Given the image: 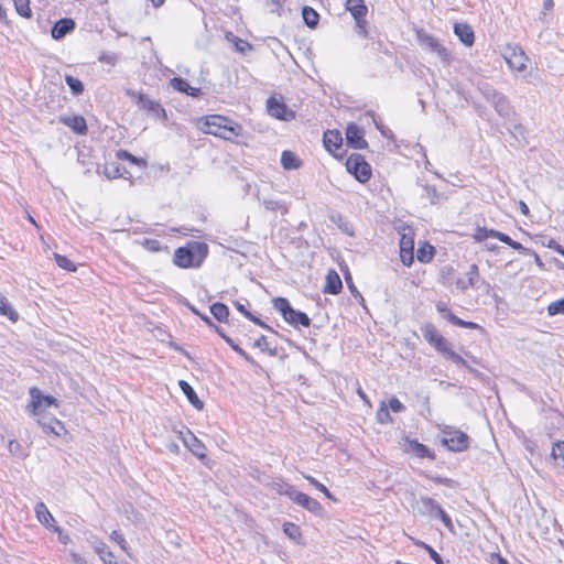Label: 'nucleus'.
<instances>
[{
	"label": "nucleus",
	"mask_w": 564,
	"mask_h": 564,
	"mask_svg": "<svg viewBox=\"0 0 564 564\" xmlns=\"http://www.w3.org/2000/svg\"><path fill=\"white\" fill-rule=\"evenodd\" d=\"M199 129L204 133L213 134L227 141H232L235 138L240 135L242 130L239 123L219 115L205 117Z\"/></svg>",
	"instance_id": "1"
},
{
	"label": "nucleus",
	"mask_w": 564,
	"mask_h": 564,
	"mask_svg": "<svg viewBox=\"0 0 564 564\" xmlns=\"http://www.w3.org/2000/svg\"><path fill=\"white\" fill-rule=\"evenodd\" d=\"M208 247L204 242L193 241L186 247H180L174 253V263L180 268H197L207 257Z\"/></svg>",
	"instance_id": "2"
},
{
	"label": "nucleus",
	"mask_w": 564,
	"mask_h": 564,
	"mask_svg": "<svg viewBox=\"0 0 564 564\" xmlns=\"http://www.w3.org/2000/svg\"><path fill=\"white\" fill-rule=\"evenodd\" d=\"M276 491L280 495L289 497L296 505L303 507L304 509L314 514H322L323 512V507L316 499L310 497L304 492L299 491L294 486L290 484H278Z\"/></svg>",
	"instance_id": "3"
},
{
	"label": "nucleus",
	"mask_w": 564,
	"mask_h": 564,
	"mask_svg": "<svg viewBox=\"0 0 564 564\" xmlns=\"http://www.w3.org/2000/svg\"><path fill=\"white\" fill-rule=\"evenodd\" d=\"M416 40L420 46L427 53L435 54L443 64L452 62L451 52L434 35L424 29L416 30Z\"/></svg>",
	"instance_id": "4"
},
{
	"label": "nucleus",
	"mask_w": 564,
	"mask_h": 564,
	"mask_svg": "<svg viewBox=\"0 0 564 564\" xmlns=\"http://www.w3.org/2000/svg\"><path fill=\"white\" fill-rule=\"evenodd\" d=\"M273 307L281 313L286 323L294 327L311 325L310 317L305 313L294 310L285 297L273 299Z\"/></svg>",
	"instance_id": "5"
},
{
	"label": "nucleus",
	"mask_w": 564,
	"mask_h": 564,
	"mask_svg": "<svg viewBox=\"0 0 564 564\" xmlns=\"http://www.w3.org/2000/svg\"><path fill=\"white\" fill-rule=\"evenodd\" d=\"M127 95L135 101L140 110L147 112L151 118L162 121L166 120V111L158 100L134 90H127Z\"/></svg>",
	"instance_id": "6"
},
{
	"label": "nucleus",
	"mask_w": 564,
	"mask_h": 564,
	"mask_svg": "<svg viewBox=\"0 0 564 564\" xmlns=\"http://www.w3.org/2000/svg\"><path fill=\"white\" fill-rule=\"evenodd\" d=\"M441 434L442 444L449 451L462 452L468 447L469 437L460 430L454 429L452 426H444L441 430Z\"/></svg>",
	"instance_id": "7"
},
{
	"label": "nucleus",
	"mask_w": 564,
	"mask_h": 564,
	"mask_svg": "<svg viewBox=\"0 0 564 564\" xmlns=\"http://www.w3.org/2000/svg\"><path fill=\"white\" fill-rule=\"evenodd\" d=\"M509 68L517 73H524L528 69L530 58L519 45H508L503 54Z\"/></svg>",
	"instance_id": "8"
},
{
	"label": "nucleus",
	"mask_w": 564,
	"mask_h": 564,
	"mask_svg": "<svg viewBox=\"0 0 564 564\" xmlns=\"http://www.w3.org/2000/svg\"><path fill=\"white\" fill-rule=\"evenodd\" d=\"M346 167L360 183L367 182L371 176V167L361 154L349 155Z\"/></svg>",
	"instance_id": "9"
},
{
	"label": "nucleus",
	"mask_w": 564,
	"mask_h": 564,
	"mask_svg": "<svg viewBox=\"0 0 564 564\" xmlns=\"http://www.w3.org/2000/svg\"><path fill=\"white\" fill-rule=\"evenodd\" d=\"M30 395H31L30 406L32 408V413L34 415L40 414L47 408L54 405L56 402V400L53 397L42 394L41 390H39L37 388H31Z\"/></svg>",
	"instance_id": "10"
},
{
	"label": "nucleus",
	"mask_w": 564,
	"mask_h": 564,
	"mask_svg": "<svg viewBox=\"0 0 564 564\" xmlns=\"http://www.w3.org/2000/svg\"><path fill=\"white\" fill-rule=\"evenodd\" d=\"M267 109L270 116L280 120H291L295 117L294 112L290 110L284 102L276 99L275 97H270L267 100Z\"/></svg>",
	"instance_id": "11"
},
{
	"label": "nucleus",
	"mask_w": 564,
	"mask_h": 564,
	"mask_svg": "<svg viewBox=\"0 0 564 564\" xmlns=\"http://www.w3.org/2000/svg\"><path fill=\"white\" fill-rule=\"evenodd\" d=\"M486 96L488 100L491 101L499 116L509 118L513 113L512 108L503 94L496 90H489Z\"/></svg>",
	"instance_id": "12"
},
{
	"label": "nucleus",
	"mask_w": 564,
	"mask_h": 564,
	"mask_svg": "<svg viewBox=\"0 0 564 564\" xmlns=\"http://www.w3.org/2000/svg\"><path fill=\"white\" fill-rule=\"evenodd\" d=\"M346 141L354 149H365L368 147V143L365 140L364 130L355 123L347 126Z\"/></svg>",
	"instance_id": "13"
},
{
	"label": "nucleus",
	"mask_w": 564,
	"mask_h": 564,
	"mask_svg": "<svg viewBox=\"0 0 564 564\" xmlns=\"http://www.w3.org/2000/svg\"><path fill=\"white\" fill-rule=\"evenodd\" d=\"M479 270L476 264H471L468 272L465 276L458 278L455 282V285L457 289H459L462 292H465L469 288L478 289V282H479Z\"/></svg>",
	"instance_id": "14"
},
{
	"label": "nucleus",
	"mask_w": 564,
	"mask_h": 564,
	"mask_svg": "<svg viewBox=\"0 0 564 564\" xmlns=\"http://www.w3.org/2000/svg\"><path fill=\"white\" fill-rule=\"evenodd\" d=\"M346 9L354 17L357 28H364V24L366 23L364 18L366 17L367 11H368V9L365 4V1L364 0H347Z\"/></svg>",
	"instance_id": "15"
},
{
	"label": "nucleus",
	"mask_w": 564,
	"mask_h": 564,
	"mask_svg": "<svg viewBox=\"0 0 564 564\" xmlns=\"http://www.w3.org/2000/svg\"><path fill=\"white\" fill-rule=\"evenodd\" d=\"M91 547L98 554L104 564H120L116 561L113 553L102 540L94 538L91 541Z\"/></svg>",
	"instance_id": "16"
},
{
	"label": "nucleus",
	"mask_w": 564,
	"mask_h": 564,
	"mask_svg": "<svg viewBox=\"0 0 564 564\" xmlns=\"http://www.w3.org/2000/svg\"><path fill=\"white\" fill-rule=\"evenodd\" d=\"M184 445L198 458L203 459L206 456L205 445L191 432L187 431L182 437Z\"/></svg>",
	"instance_id": "17"
},
{
	"label": "nucleus",
	"mask_w": 564,
	"mask_h": 564,
	"mask_svg": "<svg viewBox=\"0 0 564 564\" xmlns=\"http://www.w3.org/2000/svg\"><path fill=\"white\" fill-rule=\"evenodd\" d=\"M73 19L64 18L58 20L52 28L51 34L54 40H61L75 29Z\"/></svg>",
	"instance_id": "18"
},
{
	"label": "nucleus",
	"mask_w": 564,
	"mask_h": 564,
	"mask_svg": "<svg viewBox=\"0 0 564 564\" xmlns=\"http://www.w3.org/2000/svg\"><path fill=\"white\" fill-rule=\"evenodd\" d=\"M36 519L47 529H54L56 527L55 519L45 506L44 502H37L34 508Z\"/></svg>",
	"instance_id": "19"
},
{
	"label": "nucleus",
	"mask_w": 564,
	"mask_h": 564,
	"mask_svg": "<svg viewBox=\"0 0 564 564\" xmlns=\"http://www.w3.org/2000/svg\"><path fill=\"white\" fill-rule=\"evenodd\" d=\"M323 142L327 151L335 153L341 148L343 138L339 131L328 130L324 133Z\"/></svg>",
	"instance_id": "20"
},
{
	"label": "nucleus",
	"mask_w": 564,
	"mask_h": 564,
	"mask_svg": "<svg viewBox=\"0 0 564 564\" xmlns=\"http://www.w3.org/2000/svg\"><path fill=\"white\" fill-rule=\"evenodd\" d=\"M454 33L458 36L460 42L466 46H471L475 41L473 29L466 23H455Z\"/></svg>",
	"instance_id": "21"
},
{
	"label": "nucleus",
	"mask_w": 564,
	"mask_h": 564,
	"mask_svg": "<svg viewBox=\"0 0 564 564\" xmlns=\"http://www.w3.org/2000/svg\"><path fill=\"white\" fill-rule=\"evenodd\" d=\"M404 451L409 454H413L419 458H434V455L431 453V451L424 444H421L417 441L408 440L404 445Z\"/></svg>",
	"instance_id": "22"
},
{
	"label": "nucleus",
	"mask_w": 564,
	"mask_h": 564,
	"mask_svg": "<svg viewBox=\"0 0 564 564\" xmlns=\"http://www.w3.org/2000/svg\"><path fill=\"white\" fill-rule=\"evenodd\" d=\"M417 509L432 517V518H435L437 517V513H438V510H441V506L432 498H429V497H421L417 502Z\"/></svg>",
	"instance_id": "23"
},
{
	"label": "nucleus",
	"mask_w": 564,
	"mask_h": 564,
	"mask_svg": "<svg viewBox=\"0 0 564 564\" xmlns=\"http://www.w3.org/2000/svg\"><path fill=\"white\" fill-rule=\"evenodd\" d=\"M343 283L339 274L335 270H329L326 275V284L324 286V293L337 294L340 292Z\"/></svg>",
	"instance_id": "24"
},
{
	"label": "nucleus",
	"mask_w": 564,
	"mask_h": 564,
	"mask_svg": "<svg viewBox=\"0 0 564 564\" xmlns=\"http://www.w3.org/2000/svg\"><path fill=\"white\" fill-rule=\"evenodd\" d=\"M61 121L78 134H85L87 132V124L82 116L63 117Z\"/></svg>",
	"instance_id": "25"
},
{
	"label": "nucleus",
	"mask_w": 564,
	"mask_h": 564,
	"mask_svg": "<svg viewBox=\"0 0 564 564\" xmlns=\"http://www.w3.org/2000/svg\"><path fill=\"white\" fill-rule=\"evenodd\" d=\"M171 86L173 89L184 93L192 97H198L200 95V89L196 87H192L185 79L181 77H174L171 79Z\"/></svg>",
	"instance_id": "26"
},
{
	"label": "nucleus",
	"mask_w": 564,
	"mask_h": 564,
	"mask_svg": "<svg viewBox=\"0 0 564 564\" xmlns=\"http://www.w3.org/2000/svg\"><path fill=\"white\" fill-rule=\"evenodd\" d=\"M178 386H180L182 392L188 399L189 403L195 409L202 410L204 408V403L199 400V398L197 397L196 392L194 391V389L192 388V386L187 381L180 380L178 381Z\"/></svg>",
	"instance_id": "27"
},
{
	"label": "nucleus",
	"mask_w": 564,
	"mask_h": 564,
	"mask_svg": "<svg viewBox=\"0 0 564 564\" xmlns=\"http://www.w3.org/2000/svg\"><path fill=\"white\" fill-rule=\"evenodd\" d=\"M225 37L228 42L234 44L236 51L239 53L245 54L252 50V45L249 42L236 36L232 32H227Z\"/></svg>",
	"instance_id": "28"
},
{
	"label": "nucleus",
	"mask_w": 564,
	"mask_h": 564,
	"mask_svg": "<svg viewBox=\"0 0 564 564\" xmlns=\"http://www.w3.org/2000/svg\"><path fill=\"white\" fill-rule=\"evenodd\" d=\"M281 164L285 170H296L301 167V160L291 151H283L281 155Z\"/></svg>",
	"instance_id": "29"
},
{
	"label": "nucleus",
	"mask_w": 564,
	"mask_h": 564,
	"mask_svg": "<svg viewBox=\"0 0 564 564\" xmlns=\"http://www.w3.org/2000/svg\"><path fill=\"white\" fill-rule=\"evenodd\" d=\"M422 334L424 339L432 346H435L436 343L441 341V338H443L433 324L424 325L422 327Z\"/></svg>",
	"instance_id": "30"
},
{
	"label": "nucleus",
	"mask_w": 564,
	"mask_h": 564,
	"mask_svg": "<svg viewBox=\"0 0 564 564\" xmlns=\"http://www.w3.org/2000/svg\"><path fill=\"white\" fill-rule=\"evenodd\" d=\"M0 315L7 316L12 322L18 321L19 314L12 308L6 296L0 293Z\"/></svg>",
	"instance_id": "31"
},
{
	"label": "nucleus",
	"mask_w": 564,
	"mask_h": 564,
	"mask_svg": "<svg viewBox=\"0 0 564 564\" xmlns=\"http://www.w3.org/2000/svg\"><path fill=\"white\" fill-rule=\"evenodd\" d=\"M210 313L218 322H226L229 316L228 307L220 302H217L210 306Z\"/></svg>",
	"instance_id": "32"
},
{
	"label": "nucleus",
	"mask_w": 564,
	"mask_h": 564,
	"mask_svg": "<svg viewBox=\"0 0 564 564\" xmlns=\"http://www.w3.org/2000/svg\"><path fill=\"white\" fill-rule=\"evenodd\" d=\"M302 17L304 22L310 28H315L318 24L319 15L318 13L311 7H304L302 11Z\"/></svg>",
	"instance_id": "33"
},
{
	"label": "nucleus",
	"mask_w": 564,
	"mask_h": 564,
	"mask_svg": "<svg viewBox=\"0 0 564 564\" xmlns=\"http://www.w3.org/2000/svg\"><path fill=\"white\" fill-rule=\"evenodd\" d=\"M433 257H434V247L433 246H431L429 243H424L423 246H421L417 249L416 258L420 262L427 263L433 259Z\"/></svg>",
	"instance_id": "34"
},
{
	"label": "nucleus",
	"mask_w": 564,
	"mask_h": 564,
	"mask_svg": "<svg viewBox=\"0 0 564 564\" xmlns=\"http://www.w3.org/2000/svg\"><path fill=\"white\" fill-rule=\"evenodd\" d=\"M117 156H118V159L127 160V161L131 162L132 164H134V165H137V166H139L141 169H145L147 167L145 160L137 158V156L132 155L131 153H129L126 150H119L117 152Z\"/></svg>",
	"instance_id": "35"
},
{
	"label": "nucleus",
	"mask_w": 564,
	"mask_h": 564,
	"mask_svg": "<svg viewBox=\"0 0 564 564\" xmlns=\"http://www.w3.org/2000/svg\"><path fill=\"white\" fill-rule=\"evenodd\" d=\"M65 82H66L67 86L69 87V89L72 90L73 95L79 96L83 94L84 85L78 78H76L72 75H66Z\"/></svg>",
	"instance_id": "36"
},
{
	"label": "nucleus",
	"mask_w": 564,
	"mask_h": 564,
	"mask_svg": "<svg viewBox=\"0 0 564 564\" xmlns=\"http://www.w3.org/2000/svg\"><path fill=\"white\" fill-rule=\"evenodd\" d=\"M124 169L116 163H109L105 165L104 174L108 178L123 177Z\"/></svg>",
	"instance_id": "37"
},
{
	"label": "nucleus",
	"mask_w": 564,
	"mask_h": 564,
	"mask_svg": "<svg viewBox=\"0 0 564 564\" xmlns=\"http://www.w3.org/2000/svg\"><path fill=\"white\" fill-rule=\"evenodd\" d=\"M551 456L557 466L564 467V442L556 443L553 446Z\"/></svg>",
	"instance_id": "38"
},
{
	"label": "nucleus",
	"mask_w": 564,
	"mask_h": 564,
	"mask_svg": "<svg viewBox=\"0 0 564 564\" xmlns=\"http://www.w3.org/2000/svg\"><path fill=\"white\" fill-rule=\"evenodd\" d=\"M54 258H55L56 264L59 268L70 271V272L76 270L75 263L67 257L58 254V253H54Z\"/></svg>",
	"instance_id": "39"
},
{
	"label": "nucleus",
	"mask_w": 564,
	"mask_h": 564,
	"mask_svg": "<svg viewBox=\"0 0 564 564\" xmlns=\"http://www.w3.org/2000/svg\"><path fill=\"white\" fill-rule=\"evenodd\" d=\"M377 420L381 424L392 423V417L389 413V408L384 402H381L377 411Z\"/></svg>",
	"instance_id": "40"
},
{
	"label": "nucleus",
	"mask_w": 564,
	"mask_h": 564,
	"mask_svg": "<svg viewBox=\"0 0 564 564\" xmlns=\"http://www.w3.org/2000/svg\"><path fill=\"white\" fill-rule=\"evenodd\" d=\"M283 531L290 539L294 541L301 536L300 527L292 522H285L283 525Z\"/></svg>",
	"instance_id": "41"
},
{
	"label": "nucleus",
	"mask_w": 564,
	"mask_h": 564,
	"mask_svg": "<svg viewBox=\"0 0 564 564\" xmlns=\"http://www.w3.org/2000/svg\"><path fill=\"white\" fill-rule=\"evenodd\" d=\"M14 6L17 9V12L25 18L31 17V9L29 6V0H14Z\"/></svg>",
	"instance_id": "42"
},
{
	"label": "nucleus",
	"mask_w": 564,
	"mask_h": 564,
	"mask_svg": "<svg viewBox=\"0 0 564 564\" xmlns=\"http://www.w3.org/2000/svg\"><path fill=\"white\" fill-rule=\"evenodd\" d=\"M304 478L312 485L314 486L317 490L322 491L327 498L329 499H334L333 495L330 494V491L323 485L321 484L318 480H316L314 477L310 476V475H305Z\"/></svg>",
	"instance_id": "43"
},
{
	"label": "nucleus",
	"mask_w": 564,
	"mask_h": 564,
	"mask_svg": "<svg viewBox=\"0 0 564 564\" xmlns=\"http://www.w3.org/2000/svg\"><path fill=\"white\" fill-rule=\"evenodd\" d=\"M549 315L564 314V299L552 302L547 306Z\"/></svg>",
	"instance_id": "44"
},
{
	"label": "nucleus",
	"mask_w": 564,
	"mask_h": 564,
	"mask_svg": "<svg viewBox=\"0 0 564 564\" xmlns=\"http://www.w3.org/2000/svg\"><path fill=\"white\" fill-rule=\"evenodd\" d=\"M110 539L112 541L117 542L119 544V546L121 547V550L124 551L128 555H130V553L128 551L127 541H126L124 536L122 535V533H120L119 531L115 530L110 534Z\"/></svg>",
	"instance_id": "45"
},
{
	"label": "nucleus",
	"mask_w": 564,
	"mask_h": 564,
	"mask_svg": "<svg viewBox=\"0 0 564 564\" xmlns=\"http://www.w3.org/2000/svg\"><path fill=\"white\" fill-rule=\"evenodd\" d=\"M400 250H414V240L410 234H402L400 239Z\"/></svg>",
	"instance_id": "46"
},
{
	"label": "nucleus",
	"mask_w": 564,
	"mask_h": 564,
	"mask_svg": "<svg viewBox=\"0 0 564 564\" xmlns=\"http://www.w3.org/2000/svg\"><path fill=\"white\" fill-rule=\"evenodd\" d=\"M39 423L45 429V430H48L50 432L56 434V435H59V431L56 429V426L58 429H63V425L59 421L55 420V419H51L50 420V423H45V422H42V421H39Z\"/></svg>",
	"instance_id": "47"
},
{
	"label": "nucleus",
	"mask_w": 564,
	"mask_h": 564,
	"mask_svg": "<svg viewBox=\"0 0 564 564\" xmlns=\"http://www.w3.org/2000/svg\"><path fill=\"white\" fill-rule=\"evenodd\" d=\"M434 347L437 351L442 352L446 358L448 357V352L453 351L451 344L444 337L441 338V341H437Z\"/></svg>",
	"instance_id": "48"
},
{
	"label": "nucleus",
	"mask_w": 564,
	"mask_h": 564,
	"mask_svg": "<svg viewBox=\"0 0 564 564\" xmlns=\"http://www.w3.org/2000/svg\"><path fill=\"white\" fill-rule=\"evenodd\" d=\"M225 341L246 360H251L250 356L241 347H239L230 337H225Z\"/></svg>",
	"instance_id": "49"
},
{
	"label": "nucleus",
	"mask_w": 564,
	"mask_h": 564,
	"mask_svg": "<svg viewBox=\"0 0 564 564\" xmlns=\"http://www.w3.org/2000/svg\"><path fill=\"white\" fill-rule=\"evenodd\" d=\"M143 247L152 252H158L161 250V242L156 239H144Z\"/></svg>",
	"instance_id": "50"
},
{
	"label": "nucleus",
	"mask_w": 564,
	"mask_h": 564,
	"mask_svg": "<svg viewBox=\"0 0 564 564\" xmlns=\"http://www.w3.org/2000/svg\"><path fill=\"white\" fill-rule=\"evenodd\" d=\"M400 258L404 265L410 267L413 263V250H400Z\"/></svg>",
	"instance_id": "51"
},
{
	"label": "nucleus",
	"mask_w": 564,
	"mask_h": 564,
	"mask_svg": "<svg viewBox=\"0 0 564 564\" xmlns=\"http://www.w3.org/2000/svg\"><path fill=\"white\" fill-rule=\"evenodd\" d=\"M447 359L452 360L456 365L463 366L465 368H469L467 361L462 356L456 354L454 350L448 352Z\"/></svg>",
	"instance_id": "52"
},
{
	"label": "nucleus",
	"mask_w": 564,
	"mask_h": 564,
	"mask_svg": "<svg viewBox=\"0 0 564 564\" xmlns=\"http://www.w3.org/2000/svg\"><path fill=\"white\" fill-rule=\"evenodd\" d=\"M421 545L429 552L431 558L436 563V564H444L442 557L440 556V554L434 550L432 549L430 545L425 544V543H421Z\"/></svg>",
	"instance_id": "53"
},
{
	"label": "nucleus",
	"mask_w": 564,
	"mask_h": 564,
	"mask_svg": "<svg viewBox=\"0 0 564 564\" xmlns=\"http://www.w3.org/2000/svg\"><path fill=\"white\" fill-rule=\"evenodd\" d=\"M393 412H402L405 410V406L402 404V402L397 398H391L388 405Z\"/></svg>",
	"instance_id": "54"
},
{
	"label": "nucleus",
	"mask_w": 564,
	"mask_h": 564,
	"mask_svg": "<svg viewBox=\"0 0 564 564\" xmlns=\"http://www.w3.org/2000/svg\"><path fill=\"white\" fill-rule=\"evenodd\" d=\"M436 518H440L447 529L453 530V528H454L453 522H452L451 518L448 517V514L443 510V508H441V510H438Z\"/></svg>",
	"instance_id": "55"
},
{
	"label": "nucleus",
	"mask_w": 564,
	"mask_h": 564,
	"mask_svg": "<svg viewBox=\"0 0 564 564\" xmlns=\"http://www.w3.org/2000/svg\"><path fill=\"white\" fill-rule=\"evenodd\" d=\"M53 531L57 533L58 540L61 543H63V544L69 543V541H70L69 535L65 534L61 527H58V525L54 527Z\"/></svg>",
	"instance_id": "56"
},
{
	"label": "nucleus",
	"mask_w": 564,
	"mask_h": 564,
	"mask_svg": "<svg viewBox=\"0 0 564 564\" xmlns=\"http://www.w3.org/2000/svg\"><path fill=\"white\" fill-rule=\"evenodd\" d=\"M70 564H88L87 561L76 552L69 553Z\"/></svg>",
	"instance_id": "57"
},
{
	"label": "nucleus",
	"mask_w": 564,
	"mask_h": 564,
	"mask_svg": "<svg viewBox=\"0 0 564 564\" xmlns=\"http://www.w3.org/2000/svg\"><path fill=\"white\" fill-rule=\"evenodd\" d=\"M446 318L454 325L463 327L465 325V321L460 319L456 315H454L452 312H448V315H446Z\"/></svg>",
	"instance_id": "58"
},
{
	"label": "nucleus",
	"mask_w": 564,
	"mask_h": 564,
	"mask_svg": "<svg viewBox=\"0 0 564 564\" xmlns=\"http://www.w3.org/2000/svg\"><path fill=\"white\" fill-rule=\"evenodd\" d=\"M475 238L477 241H484L486 240L488 237V229L486 228H478L477 229V232L475 235Z\"/></svg>",
	"instance_id": "59"
},
{
	"label": "nucleus",
	"mask_w": 564,
	"mask_h": 564,
	"mask_svg": "<svg viewBox=\"0 0 564 564\" xmlns=\"http://www.w3.org/2000/svg\"><path fill=\"white\" fill-rule=\"evenodd\" d=\"M254 345L259 348H261L262 350H269V344L267 341V338L265 336L261 335L254 343Z\"/></svg>",
	"instance_id": "60"
},
{
	"label": "nucleus",
	"mask_w": 564,
	"mask_h": 564,
	"mask_svg": "<svg viewBox=\"0 0 564 564\" xmlns=\"http://www.w3.org/2000/svg\"><path fill=\"white\" fill-rule=\"evenodd\" d=\"M235 306H236V308H237L240 313H242L246 317H248V318H252V314H251L249 311H247V308H246V306H245L243 304H241V303H239V302H236V303H235Z\"/></svg>",
	"instance_id": "61"
},
{
	"label": "nucleus",
	"mask_w": 564,
	"mask_h": 564,
	"mask_svg": "<svg viewBox=\"0 0 564 564\" xmlns=\"http://www.w3.org/2000/svg\"><path fill=\"white\" fill-rule=\"evenodd\" d=\"M436 308H437V311H438L441 314H443V316H444L445 318H446V315H448V312H451V311L448 310V307L446 306V304H445V303H442V302L437 303Z\"/></svg>",
	"instance_id": "62"
},
{
	"label": "nucleus",
	"mask_w": 564,
	"mask_h": 564,
	"mask_svg": "<svg viewBox=\"0 0 564 564\" xmlns=\"http://www.w3.org/2000/svg\"><path fill=\"white\" fill-rule=\"evenodd\" d=\"M347 283H348V286H349V290L350 292L354 294L355 297H360L362 300V296L361 294L357 291L356 286L354 285V283L351 282V279L348 278L347 279Z\"/></svg>",
	"instance_id": "63"
},
{
	"label": "nucleus",
	"mask_w": 564,
	"mask_h": 564,
	"mask_svg": "<svg viewBox=\"0 0 564 564\" xmlns=\"http://www.w3.org/2000/svg\"><path fill=\"white\" fill-rule=\"evenodd\" d=\"M549 247L554 249L557 253L564 257V248L556 243L555 241H551Z\"/></svg>",
	"instance_id": "64"
}]
</instances>
